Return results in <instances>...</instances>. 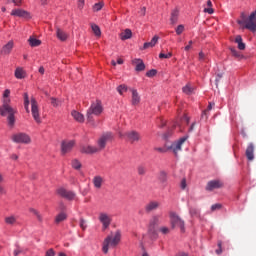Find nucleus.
I'll use <instances>...</instances> for the list:
<instances>
[{
  "mask_svg": "<svg viewBox=\"0 0 256 256\" xmlns=\"http://www.w3.org/2000/svg\"><path fill=\"white\" fill-rule=\"evenodd\" d=\"M9 103H11V99L3 100V105L0 107V115L2 117H7L8 126L13 129L15 127V114L17 113V111L13 107H11Z\"/></svg>",
  "mask_w": 256,
  "mask_h": 256,
  "instance_id": "f257e3e1",
  "label": "nucleus"
},
{
  "mask_svg": "<svg viewBox=\"0 0 256 256\" xmlns=\"http://www.w3.org/2000/svg\"><path fill=\"white\" fill-rule=\"evenodd\" d=\"M119 243H121V231H116L115 233H111L103 241V246H102L103 253L107 255V253H109V247H117Z\"/></svg>",
  "mask_w": 256,
  "mask_h": 256,
  "instance_id": "f03ea898",
  "label": "nucleus"
},
{
  "mask_svg": "<svg viewBox=\"0 0 256 256\" xmlns=\"http://www.w3.org/2000/svg\"><path fill=\"white\" fill-rule=\"evenodd\" d=\"M242 20H238V25H244V29H248L249 31H252L255 33L256 31V10L250 14V16L247 18L245 16V13L241 14Z\"/></svg>",
  "mask_w": 256,
  "mask_h": 256,
  "instance_id": "7ed1b4c3",
  "label": "nucleus"
},
{
  "mask_svg": "<svg viewBox=\"0 0 256 256\" xmlns=\"http://www.w3.org/2000/svg\"><path fill=\"white\" fill-rule=\"evenodd\" d=\"M103 113V105L101 104V101L96 100L95 102H92L89 109L87 110L86 117L89 123H92L93 121V115L96 117H99Z\"/></svg>",
  "mask_w": 256,
  "mask_h": 256,
  "instance_id": "20e7f679",
  "label": "nucleus"
},
{
  "mask_svg": "<svg viewBox=\"0 0 256 256\" xmlns=\"http://www.w3.org/2000/svg\"><path fill=\"white\" fill-rule=\"evenodd\" d=\"M170 224L172 229L179 228L181 233H185V221L175 212H170Z\"/></svg>",
  "mask_w": 256,
  "mask_h": 256,
  "instance_id": "39448f33",
  "label": "nucleus"
},
{
  "mask_svg": "<svg viewBox=\"0 0 256 256\" xmlns=\"http://www.w3.org/2000/svg\"><path fill=\"white\" fill-rule=\"evenodd\" d=\"M163 216L161 214L153 215L149 221L148 233L155 235L157 233V226L161 225Z\"/></svg>",
  "mask_w": 256,
  "mask_h": 256,
  "instance_id": "423d86ee",
  "label": "nucleus"
},
{
  "mask_svg": "<svg viewBox=\"0 0 256 256\" xmlns=\"http://www.w3.org/2000/svg\"><path fill=\"white\" fill-rule=\"evenodd\" d=\"M13 143H19L22 145H29L31 143V136L27 133L18 132L11 136Z\"/></svg>",
  "mask_w": 256,
  "mask_h": 256,
  "instance_id": "0eeeda50",
  "label": "nucleus"
},
{
  "mask_svg": "<svg viewBox=\"0 0 256 256\" xmlns=\"http://www.w3.org/2000/svg\"><path fill=\"white\" fill-rule=\"evenodd\" d=\"M30 103L31 113L34 121H36L37 123H41V114L39 112V104L37 103V100L34 97H32Z\"/></svg>",
  "mask_w": 256,
  "mask_h": 256,
  "instance_id": "6e6552de",
  "label": "nucleus"
},
{
  "mask_svg": "<svg viewBox=\"0 0 256 256\" xmlns=\"http://www.w3.org/2000/svg\"><path fill=\"white\" fill-rule=\"evenodd\" d=\"M113 140V133L106 132L98 139V149L99 151H103L109 141Z\"/></svg>",
  "mask_w": 256,
  "mask_h": 256,
  "instance_id": "1a4fd4ad",
  "label": "nucleus"
},
{
  "mask_svg": "<svg viewBox=\"0 0 256 256\" xmlns=\"http://www.w3.org/2000/svg\"><path fill=\"white\" fill-rule=\"evenodd\" d=\"M100 223H102V231H105L106 229H109V226L111 225V216L105 212H101L98 217Z\"/></svg>",
  "mask_w": 256,
  "mask_h": 256,
  "instance_id": "9d476101",
  "label": "nucleus"
},
{
  "mask_svg": "<svg viewBox=\"0 0 256 256\" xmlns=\"http://www.w3.org/2000/svg\"><path fill=\"white\" fill-rule=\"evenodd\" d=\"M12 17H20V19H31V13L27 10L16 8L11 11Z\"/></svg>",
  "mask_w": 256,
  "mask_h": 256,
  "instance_id": "9b49d317",
  "label": "nucleus"
},
{
  "mask_svg": "<svg viewBox=\"0 0 256 256\" xmlns=\"http://www.w3.org/2000/svg\"><path fill=\"white\" fill-rule=\"evenodd\" d=\"M58 195H60V197H63L64 199H67L68 201H73V199H75V192L71 191V190H67L65 188H59L57 190Z\"/></svg>",
  "mask_w": 256,
  "mask_h": 256,
  "instance_id": "f8f14e48",
  "label": "nucleus"
},
{
  "mask_svg": "<svg viewBox=\"0 0 256 256\" xmlns=\"http://www.w3.org/2000/svg\"><path fill=\"white\" fill-rule=\"evenodd\" d=\"M223 185V181L221 180H212L206 184L205 190L215 191V189H222Z\"/></svg>",
  "mask_w": 256,
  "mask_h": 256,
  "instance_id": "ddd939ff",
  "label": "nucleus"
},
{
  "mask_svg": "<svg viewBox=\"0 0 256 256\" xmlns=\"http://www.w3.org/2000/svg\"><path fill=\"white\" fill-rule=\"evenodd\" d=\"M75 147V142L73 140L62 141L61 143V153L62 155H66V153H70Z\"/></svg>",
  "mask_w": 256,
  "mask_h": 256,
  "instance_id": "4468645a",
  "label": "nucleus"
},
{
  "mask_svg": "<svg viewBox=\"0 0 256 256\" xmlns=\"http://www.w3.org/2000/svg\"><path fill=\"white\" fill-rule=\"evenodd\" d=\"M187 141V136H184L180 138L177 142H174L171 146L170 149L173 151L174 154H178L179 151H181V147L183 146V143Z\"/></svg>",
  "mask_w": 256,
  "mask_h": 256,
  "instance_id": "2eb2a0df",
  "label": "nucleus"
},
{
  "mask_svg": "<svg viewBox=\"0 0 256 256\" xmlns=\"http://www.w3.org/2000/svg\"><path fill=\"white\" fill-rule=\"evenodd\" d=\"M126 137L130 143H135L141 140V135L137 131L126 132Z\"/></svg>",
  "mask_w": 256,
  "mask_h": 256,
  "instance_id": "dca6fc26",
  "label": "nucleus"
},
{
  "mask_svg": "<svg viewBox=\"0 0 256 256\" xmlns=\"http://www.w3.org/2000/svg\"><path fill=\"white\" fill-rule=\"evenodd\" d=\"M245 155L248 161H253V159H255V145L253 143H250L247 146Z\"/></svg>",
  "mask_w": 256,
  "mask_h": 256,
  "instance_id": "f3484780",
  "label": "nucleus"
},
{
  "mask_svg": "<svg viewBox=\"0 0 256 256\" xmlns=\"http://www.w3.org/2000/svg\"><path fill=\"white\" fill-rule=\"evenodd\" d=\"M13 47H15V44L13 43V40H10L6 45H4L0 51L1 55H10L11 51H13Z\"/></svg>",
  "mask_w": 256,
  "mask_h": 256,
  "instance_id": "a211bd4d",
  "label": "nucleus"
},
{
  "mask_svg": "<svg viewBox=\"0 0 256 256\" xmlns=\"http://www.w3.org/2000/svg\"><path fill=\"white\" fill-rule=\"evenodd\" d=\"M160 203L157 201H150L148 204L145 206V211L146 213H151V211H157L160 207Z\"/></svg>",
  "mask_w": 256,
  "mask_h": 256,
  "instance_id": "6ab92c4d",
  "label": "nucleus"
},
{
  "mask_svg": "<svg viewBox=\"0 0 256 256\" xmlns=\"http://www.w3.org/2000/svg\"><path fill=\"white\" fill-rule=\"evenodd\" d=\"M132 65L135 66V71H145V63L139 58L132 60Z\"/></svg>",
  "mask_w": 256,
  "mask_h": 256,
  "instance_id": "aec40b11",
  "label": "nucleus"
},
{
  "mask_svg": "<svg viewBox=\"0 0 256 256\" xmlns=\"http://www.w3.org/2000/svg\"><path fill=\"white\" fill-rule=\"evenodd\" d=\"M56 37L59 41H67L69 34L58 27L56 28Z\"/></svg>",
  "mask_w": 256,
  "mask_h": 256,
  "instance_id": "412c9836",
  "label": "nucleus"
},
{
  "mask_svg": "<svg viewBox=\"0 0 256 256\" xmlns=\"http://www.w3.org/2000/svg\"><path fill=\"white\" fill-rule=\"evenodd\" d=\"M132 93V105H139L141 103V96H139V92L136 89H130Z\"/></svg>",
  "mask_w": 256,
  "mask_h": 256,
  "instance_id": "4be33fe9",
  "label": "nucleus"
},
{
  "mask_svg": "<svg viewBox=\"0 0 256 256\" xmlns=\"http://www.w3.org/2000/svg\"><path fill=\"white\" fill-rule=\"evenodd\" d=\"M104 182L105 180L101 176H95L92 180L95 189H101V187H103Z\"/></svg>",
  "mask_w": 256,
  "mask_h": 256,
  "instance_id": "5701e85b",
  "label": "nucleus"
},
{
  "mask_svg": "<svg viewBox=\"0 0 256 256\" xmlns=\"http://www.w3.org/2000/svg\"><path fill=\"white\" fill-rule=\"evenodd\" d=\"M156 43H159V36H154L150 42H145L143 49H151L155 47Z\"/></svg>",
  "mask_w": 256,
  "mask_h": 256,
  "instance_id": "b1692460",
  "label": "nucleus"
},
{
  "mask_svg": "<svg viewBox=\"0 0 256 256\" xmlns=\"http://www.w3.org/2000/svg\"><path fill=\"white\" fill-rule=\"evenodd\" d=\"M71 115L73 119H75V121H77L78 123H84L85 116H83V114H81L80 112H77V110H73L71 112Z\"/></svg>",
  "mask_w": 256,
  "mask_h": 256,
  "instance_id": "393cba45",
  "label": "nucleus"
},
{
  "mask_svg": "<svg viewBox=\"0 0 256 256\" xmlns=\"http://www.w3.org/2000/svg\"><path fill=\"white\" fill-rule=\"evenodd\" d=\"M82 153H87V154L99 153V148L91 145L84 146L82 147Z\"/></svg>",
  "mask_w": 256,
  "mask_h": 256,
  "instance_id": "a878e982",
  "label": "nucleus"
},
{
  "mask_svg": "<svg viewBox=\"0 0 256 256\" xmlns=\"http://www.w3.org/2000/svg\"><path fill=\"white\" fill-rule=\"evenodd\" d=\"M133 35V32H131V29H126L124 32L120 34V39L122 41H127V39H131Z\"/></svg>",
  "mask_w": 256,
  "mask_h": 256,
  "instance_id": "bb28decb",
  "label": "nucleus"
},
{
  "mask_svg": "<svg viewBox=\"0 0 256 256\" xmlns=\"http://www.w3.org/2000/svg\"><path fill=\"white\" fill-rule=\"evenodd\" d=\"M170 21L172 25H175L179 21V10L175 9L172 11Z\"/></svg>",
  "mask_w": 256,
  "mask_h": 256,
  "instance_id": "cd10ccee",
  "label": "nucleus"
},
{
  "mask_svg": "<svg viewBox=\"0 0 256 256\" xmlns=\"http://www.w3.org/2000/svg\"><path fill=\"white\" fill-rule=\"evenodd\" d=\"M14 75L16 79H25V70H23L21 67H18L16 68Z\"/></svg>",
  "mask_w": 256,
  "mask_h": 256,
  "instance_id": "c85d7f7f",
  "label": "nucleus"
},
{
  "mask_svg": "<svg viewBox=\"0 0 256 256\" xmlns=\"http://www.w3.org/2000/svg\"><path fill=\"white\" fill-rule=\"evenodd\" d=\"M28 43L32 47H39V45H41V40H39L33 36H30L28 39Z\"/></svg>",
  "mask_w": 256,
  "mask_h": 256,
  "instance_id": "c756f323",
  "label": "nucleus"
},
{
  "mask_svg": "<svg viewBox=\"0 0 256 256\" xmlns=\"http://www.w3.org/2000/svg\"><path fill=\"white\" fill-rule=\"evenodd\" d=\"M235 43L238 44V49H240V51H244L245 43H243V38L241 37V35L236 36Z\"/></svg>",
  "mask_w": 256,
  "mask_h": 256,
  "instance_id": "7c9ffc66",
  "label": "nucleus"
},
{
  "mask_svg": "<svg viewBox=\"0 0 256 256\" xmlns=\"http://www.w3.org/2000/svg\"><path fill=\"white\" fill-rule=\"evenodd\" d=\"M198 60L200 61V63H209V56H207L205 52L201 51L198 54Z\"/></svg>",
  "mask_w": 256,
  "mask_h": 256,
  "instance_id": "2f4dec72",
  "label": "nucleus"
},
{
  "mask_svg": "<svg viewBox=\"0 0 256 256\" xmlns=\"http://www.w3.org/2000/svg\"><path fill=\"white\" fill-rule=\"evenodd\" d=\"M183 93L186 95H192L193 91H195V88L191 86V84H187L182 88Z\"/></svg>",
  "mask_w": 256,
  "mask_h": 256,
  "instance_id": "473e14b6",
  "label": "nucleus"
},
{
  "mask_svg": "<svg viewBox=\"0 0 256 256\" xmlns=\"http://www.w3.org/2000/svg\"><path fill=\"white\" fill-rule=\"evenodd\" d=\"M207 7L209 8H205L204 9V13H208L209 15H213V13H215V10H213V3L211 2V0L207 1Z\"/></svg>",
  "mask_w": 256,
  "mask_h": 256,
  "instance_id": "72a5a7b5",
  "label": "nucleus"
},
{
  "mask_svg": "<svg viewBox=\"0 0 256 256\" xmlns=\"http://www.w3.org/2000/svg\"><path fill=\"white\" fill-rule=\"evenodd\" d=\"M65 219H67V214L61 212L60 214H58L55 218V223L59 224L62 223V221H65Z\"/></svg>",
  "mask_w": 256,
  "mask_h": 256,
  "instance_id": "f704fd0d",
  "label": "nucleus"
},
{
  "mask_svg": "<svg viewBox=\"0 0 256 256\" xmlns=\"http://www.w3.org/2000/svg\"><path fill=\"white\" fill-rule=\"evenodd\" d=\"M91 29L96 37H101V28L97 24H92Z\"/></svg>",
  "mask_w": 256,
  "mask_h": 256,
  "instance_id": "c9c22d12",
  "label": "nucleus"
},
{
  "mask_svg": "<svg viewBox=\"0 0 256 256\" xmlns=\"http://www.w3.org/2000/svg\"><path fill=\"white\" fill-rule=\"evenodd\" d=\"M117 91L119 95H123V93H127V91H129V88L127 87V85L121 84L117 87Z\"/></svg>",
  "mask_w": 256,
  "mask_h": 256,
  "instance_id": "e433bc0d",
  "label": "nucleus"
},
{
  "mask_svg": "<svg viewBox=\"0 0 256 256\" xmlns=\"http://www.w3.org/2000/svg\"><path fill=\"white\" fill-rule=\"evenodd\" d=\"M5 223L7 225H15V223H17V218H15V216H8L5 218Z\"/></svg>",
  "mask_w": 256,
  "mask_h": 256,
  "instance_id": "4c0bfd02",
  "label": "nucleus"
},
{
  "mask_svg": "<svg viewBox=\"0 0 256 256\" xmlns=\"http://www.w3.org/2000/svg\"><path fill=\"white\" fill-rule=\"evenodd\" d=\"M189 213H190L191 217H199V215H200L199 209H197L195 207H190Z\"/></svg>",
  "mask_w": 256,
  "mask_h": 256,
  "instance_id": "58836bf2",
  "label": "nucleus"
},
{
  "mask_svg": "<svg viewBox=\"0 0 256 256\" xmlns=\"http://www.w3.org/2000/svg\"><path fill=\"white\" fill-rule=\"evenodd\" d=\"M30 213H33L38 219V221L41 223L43 221V216L37 211L35 208H30Z\"/></svg>",
  "mask_w": 256,
  "mask_h": 256,
  "instance_id": "ea45409f",
  "label": "nucleus"
},
{
  "mask_svg": "<svg viewBox=\"0 0 256 256\" xmlns=\"http://www.w3.org/2000/svg\"><path fill=\"white\" fill-rule=\"evenodd\" d=\"M24 107L27 113H29V94L24 93Z\"/></svg>",
  "mask_w": 256,
  "mask_h": 256,
  "instance_id": "a19ab883",
  "label": "nucleus"
},
{
  "mask_svg": "<svg viewBox=\"0 0 256 256\" xmlns=\"http://www.w3.org/2000/svg\"><path fill=\"white\" fill-rule=\"evenodd\" d=\"M213 107H215V103H209L207 109L204 110V112L202 113V119L204 117H205V119H207V113H209V111H211V109H213Z\"/></svg>",
  "mask_w": 256,
  "mask_h": 256,
  "instance_id": "79ce46f5",
  "label": "nucleus"
},
{
  "mask_svg": "<svg viewBox=\"0 0 256 256\" xmlns=\"http://www.w3.org/2000/svg\"><path fill=\"white\" fill-rule=\"evenodd\" d=\"M159 231H160V233H162V235H169L171 233V229L166 226L160 227Z\"/></svg>",
  "mask_w": 256,
  "mask_h": 256,
  "instance_id": "37998d69",
  "label": "nucleus"
},
{
  "mask_svg": "<svg viewBox=\"0 0 256 256\" xmlns=\"http://www.w3.org/2000/svg\"><path fill=\"white\" fill-rule=\"evenodd\" d=\"M171 57H173V53L172 52H168L167 54L161 52L159 54V59H171Z\"/></svg>",
  "mask_w": 256,
  "mask_h": 256,
  "instance_id": "c03bdc74",
  "label": "nucleus"
},
{
  "mask_svg": "<svg viewBox=\"0 0 256 256\" xmlns=\"http://www.w3.org/2000/svg\"><path fill=\"white\" fill-rule=\"evenodd\" d=\"M72 167L73 169L79 170L81 169V162L79 160H72Z\"/></svg>",
  "mask_w": 256,
  "mask_h": 256,
  "instance_id": "a18cd8bd",
  "label": "nucleus"
},
{
  "mask_svg": "<svg viewBox=\"0 0 256 256\" xmlns=\"http://www.w3.org/2000/svg\"><path fill=\"white\" fill-rule=\"evenodd\" d=\"M103 2H99L93 5V11H101L103 9Z\"/></svg>",
  "mask_w": 256,
  "mask_h": 256,
  "instance_id": "49530a36",
  "label": "nucleus"
},
{
  "mask_svg": "<svg viewBox=\"0 0 256 256\" xmlns=\"http://www.w3.org/2000/svg\"><path fill=\"white\" fill-rule=\"evenodd\" d=\"M183 31H185V26L183 24L178 25L176 28V34L181 35Z\"/></svg>",
  "mask_w": 256,
  "mask_h": 256,
  "instance_id": "de8ad7c7",
  "label": "nucleus"
},
{
  "mask_svg": "<svg viewBox=\"0 0 256 256\" xmlns=\"http://www.w3.org/2000/svg\"><path fill=\"white\" fill-rule=\"evenodd\" d=\"M160 181L161 183H167V173L165 172L160 173Z\"/></svg>",
  "mask_w": 256,
  "mask_h": 256,
  "instance_id": "09e8293b",
  "label": "nucleus"
},
{
  "mask_svg": "<svg viewBox=\"0 0 256 256\" xmlns=\"http://www.w3.org/2000/svg\"><path fill=\"white\" fill-rule=\"evenodd\" d=\"M80 227L83 229V231L87 229V222L83 218L80 219Z\"/></svg>",
  "mask_w": 256,
  "mask_h": 256,
  "instance_id": "8fccbe9b",
  "label": "nucleus"
},
{
  "mask_svg": "<svg viewBox=\"0 0 256 256\" xmlns=\"http://www.w3.org/2000/svg\"><path fill=\"white\" fill-rule=\"evenodd\" d=\"M157 75V70L152 69L146 73V77H155Z\"/></svg>",
  "mask_w": 256,
  "mask_h": 256,
  "instance_id": "3c124183",
  "label": "nucleus"
},
{
  "mask_svg": "<svg viewBox=\"0 0 256 256\" xmlns=\"http://www.w3.org/2000/svg\"><path fill=\"white\" fill-rule=\"evenodd\" d=\"M50 99H51V105H53V107H59V105L61 104V102H59V100H56L53 97Z\"/></svg>",
  "mask_w": 256,
  "mask_h": 256,
  "instance_id": "603ef678",
  "label": "nucleus"
},
{
  "mask_svg": "<svg viewBox=\"0 0 256 256\" xmlns=\"http://www.w3.org/2000/svg\"><path fill=\"white\" fill-rule=\"evenodd\" d=\"M77 7L82 11L83 7H85V0H78Z\"/></svg>",
  "mask_w": 256,
  "mask_h": 256,
  "instance_id": "864d4df0",
  "label": "nucleus"
},
{
  "mask_svg": "<svg viewBox=\"0 0 256 256\" xmlns=\"http://www.w3.org/2000/svg\"><path fill=\"white\" fill-rule=\"evenodd\" d=\"M145 173H147V169H145L144 166H139L138 167V174L145 175Z\"/></svg>",
  "mask_w": 256,
  "mask_h": 256,
  "instance_id": "5fc2aeb1",
  "label": "nucleus"
},
{
  "mask_svg": "<svg viewBox=\"0 0 256 256\" xmlns=\"http://www.w3.org/2000/svg\"><path fill=\"white\" fill-rule=\"evenodd\" d=\"M223 207L221 204H214L211 206V211H219Z\"/></svg>",
  "mask_w": 256,
  "mask_h": 256,
  "instance_id": "6e6d98bb",
  "label": "nucleus"
},
{
  "mask_svg": "<svg viewBox=\"0 0 256 256\" xmlns=\"http://www.w3.org/2000/svg\"><path fill=\"white\" fill-rule=\"evenodd\" d=\"M223 243L221 241L218 242L219 249L216 250L217 255H221L223 253V249L221 248Z\"/></svg>",
  "mask_w": 256,
  "mask_h": 256,
  "instance_id": "4d7b16f0",
  "label": "nucleus"
},
{
  "mask_svg": "<svg viewBox=\"0 0 256 256\" xmlns=\"http://www.w3.org/2000/svg\"><path fill=\"white\" fill-rule=\"evenodd\" d=\"M180 187H181V189H183V190L187 189V180H186L185 178L182 179L181 184H180Z\"/></svg>",
  "mask_w": 256,
  "mask_h": 256,
  "instance_id": "13d9d810",
  "label": "nucleus"
},
{
  "mask_svg": "<svg viewBox=\"0 0 256 256\" xmlns=\"http://www.w3.org/2000/svg\"><path fill=\"white\" fill-rule=\"evenodd\" d=\"M9 95H11V90L6 89L3 93L4 99H9Z\"/></svg>",
  "mask_w": 256,
  "mask_h": 256,
  "instance_id": "bf43d9fd",
  "label": "nucleus"
},
{
  "mask_svg": "<svg viewBox=\"0 0 256 256\" xmlns=\"http://www.w3.org/2000/svg\"><path fill=\"white\" fill-rule=\"evenodd\" d=\"M12 3H14L16 7H21L23 0H12Z\"/></svg>",
  "mask_w": 256,
  "mask_h": 256,
  "instance_id": "052dcab7",
  "label": "nucleus"
},
{
  "mask_svg": "<svg viewBox=\"0 0 256 256\" xmlns=\"http://www.w3.org/2000/svg\"><path fill=\"white\" fill-rule=\"evenodd\" d=\"M45 256H55V250H53L52 248L49 249L48 251H46Z\"/></svg>",
  "mask_w": 256,
  "mask_h": 256,
  "instance_id": "680f3d73",
  "label": "nucleus"
},
{
  "mask_svg": "<svg viewBox=\"0 0 256 256\" xmlns=\"http://www.w3.org/2000/svg\"><path fill=\"white\" fill-rule=\"evenodd\" d=\"M0 195H7V189L0 184Z\"/></svg>",
  "mask_w": 256,
  "mask_h": 256,
  "instance_id": "e2e57ef3",
  "label": "nucleus"
},
{
  "mask_svg": "<svg viewBox=\"0 0 256 256\" xmlns=\"http://www.w3.org/2000/svg\"><path fill=\"white\" fill-rule=\"evenodd\" d=\"M182 123H185V125H189V117L187 115L183 116Z\"/></svg>",
  "mask_w": 256,
  "mask_h": 256,
  "instance_id": "0e129e2a",
  "label": "nucleus"
},
{
  "mask_svg": "<svg viewBox=\"0 0 256 256\" xmlns=\"http://www.w3.org/2000/svg\"><path fill=\"white\" fill-rule=\"evenodd\" d=\"M222 77H223L222 74H217L216 79H215V81H216V87H217V85H219V81H221Z\"/></svg>",
  "mask_w": 256,
  "mask_h": 256,
  "instance_id": "69168bd1",
  "label": "nucleus"
},
{
  "mask_svg": "<svg viewBox=\"0 0 256 256\" xmlns=\"http://www.w3.org/2000/svg\"><path fill=\"white\" fill-rule=\"evenodd\" d=\"M231 53H232V55H234V57H239V52H237L236 49L231 48Z\"/></svg>",
  "mask_w": 256,
  "mask_h": 256,
  "instance_id": "338daca9",
  "label": "nucleus"
},
{
  "mask_svg": "<svg viewBox=\"0 0 256 256\" xmlns=\"http://www.w3.org/2000/svg\"><path fill=\"white\" fill-rule=\"evenodd\" d=\"M176 256H189V254H187L185 252H180Z\"/></svg>",
  "mask_w": 256,
  "mask_h": 256,
  "instance_id": "774afa93",
  "label": "nucleus"
}]
</instances>
